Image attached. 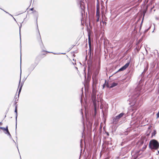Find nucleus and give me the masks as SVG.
<instances>
[{
  "label": "nucleus",
  "instance_id": "obj_36",
  "mask_svg": "<svg viewBox=\"0 0 159 159\" xmlns=\"http://www.w3.org/2000/svg\"><path fill=\"white\" fill-rule=\"evenodd\" d=\"M75 68L76 69H78L77 67H75Z\"/></svg>",
  "mask_w": 159,
  "mask_h": 159
},
{
  "label": "nucleus",
  "instance_id": "obj_30",
  "mask_svg": "<svg viewBox=\"0 0 159 159\" xmlns=\"http://www.w3.org/2000/svg\"><path fill=\"white\" fill-rule=\"evenodd\" d=\"M13 142H14V143H16L15 141L13 139Z\"/></svg>",
  "mask_w": 159,
  "mask_h": 159
},
{
  "label": "nucleus",
  "instance_id": "obj_12",
  "mask_svg": "<svg viewBox=\"0 0 159 159\" xmlns=\"http://www.w3.org/2000/svg\"><path fill=\"white\" fill-rule=\"evenodd\" d=\"M0 129H2L3 130L6 131L8 130V126H7L6 128H4L2 127H0Z\"/></svg>",
  "mask_w": 159,
  "mask_h": 159
},
{
  "label": "nucleus",
  "instance_id": "obj_17",
  "mask_svg": "<svg viewBox=\"0 0 159 159\" xmlns=\"http://www.w3.org/2000/svg\"><path fill=\"white\" fill-rule=\"evenodd\" d=\"M97 18V22H98L99 21V16H97V17H96Z\"/></svg>",
  "mask_w": 159,
  "mask_h": 159
},
{
  "label": "nucleus",
  "instance_id": "obj_29",
  "mask_svg": "<svg viewBox=\"0 0 159 159\" xmlns=\"http://www.w3.org/2000/svg\"><path fill=\"white\" fill-rule=\"evenodd\" d=\"M107 135H109V134L108 133H107Z\"/></svg>",
  "mask_w": 159,
  "mask_h": 159
},
{
  "label": "nucleus",
  "instance_id": "obj_8",
  "mask_svg": "<svg viewBox=\"0 0 159 159\" xmlns=\"http://www.w3.org/2000/svg\"><path fill=\"white\" fill-rule=\"evenodd\" d=\"M129 64V62H127L124 66L120 68L118 71H122L125 70L128 67Z\"/></svg>",
  "mask_w": 159,
  "mask_h": 159
},
{
  "label": "nucleus",
  "instance_id": "obj_28",
  "mask_svg": "<svg viewBox=\"0 0 159 159\" xmlns=\"http://www.w3.org/2000/svg\"><path fill=\"white\" fill-rule=\"evenodd\" d=\"M36 22H37V18L36 19Z\"/></svg>",
  "mask_w": 159,
  "mask_h": 159
},
{
  "label": "nucleus",
  "instance_id": "obj_7",
  "mask_svg": "<svg viewBox=\"0 0 159 159\" xmlns=\"http://www.w3.org/2000/svg\"><path fill=\"white\" fill-rule=\"evenodd\" d=\"M36 66V65H35L34 64H32L30 66L28 69V71L29 72V74H30L31 72L34 70Z\"/></svg>",
  "mask_w": 159,
  "mask_h": 159
},
{
  "label": "nucleus",
  "instance_id": "obj_1",
  "mask_svg": "<svg viewBox=\"0 0 159 159\" xmlns=\"http://www.w3.org/2000/svg\"><path fill=\"white\" fill-rule=\"evenodd\" d=\"M149 147L152 149H157L159 147V143L156 140H152L149 143Z\"/></svg>",
  "mask_w": 159,
  "mask_h": 159
},
{
  "label": "nucleus",
  "instance_id": "obj_33",
  "mask_svg": "<svg viewBox=\"0 0 159 159\" xmlns=\"http://www.w3.org/2000/svg\"><path fill=\"white\" fill-rule=\"evenodd\" d=\"M20 62H21V56L20 57Z\"/></svg>",
  "mask_w": 159,
  "mask_h": 159
},
{
  "label": "nucleus",
  "instance_id": "obj_26",
  "mask_svg": "<svg viewBox=\"0 0 159 159\" xmlns=\"http://www.w3.org/2000/svg\"><path fill=\"white\" fill-rule=\"evenodd\" d=\"M13 17V19L14 20L16 21V20L15 19L14 17Z\"/></svg>",
  "mask_w": 159,
  "mask_h": 159
},
{
  "label": "nucleus",
  "instance_id": "obj_19",
  "mask_svg": "<svg viewBox=\"0 0 159 159\" xmlns=\"http://www.w3.org/2000/svg\"><path fill=\"white\" fill-rule=\"evenodd\" d=\"M3 11H4L5 12H6V13H8L11 16H12V15H11V14H10L9 13H8L7 12H6V11H4V10H3Z\"/></svg>",
  "mask_w": 159,
  "mask_h": 159
},
{
  "label": "nucleus",
  "instance_id": "obj_35",
  "mask_svg": "<svg viewBox=\"0 0 159 159\" xmlns=\"http://www.w3.org/2000/svg\"><path fill=\"white\" fill-rule=\"evenodd\" d=\"M20 69H21L20 68ZM21 72H20V75H21Z\"/></svg>",
  "mask_w": 159,
  "mask_h": 159
},
{
  "label": "nucleus",
  "instance_id": "obj_18",
  "mask_svg": "<svg viewBox=\"0 0 159 159\" xmlns=\"http://www.w3.org/2000/svg\"><path fill=\"white\" fill-rule=\"evenodd\" d=\"M106 80H105V84H103V88H104V87H105V84H106Z\"/></svg>",
  "mask_w": 159,
  "mask_h": 159
},
{
  "label": "nucleus",
  "instance_id": "obj_4",
  "mask_svg": "<svg viewBox=\"0 0 159 159\" xmlns=\"http://www.w3.org/2000/svg\"><path fill=\"white\" fill-rule=\"evenodd\" d=\"M92 99L95 111H96V107L97 105V98L95 94H93L92 95Z\"/></svg>",
  "mask_w": 159,
  "mask_h": 159
},
{
  "label": "nucleus",
  "instance_id": "obj_32",
  "mask_svg": "<svg viewBox=\"0 0 159 159\" xmlns=\"http://www.w3.org/2000/svg\"><path fill=\"white\" fill-rule=\"evenodd\" d=\"M2 124V123L1 122H0V125H1Z\"/></svg>",
  "mask_w": 159,
  "mask_h": 159
},
{
  "label": "nucleus",
  "instance_id": "obj_38",
  "mask_svg": "<svg viewBox=\"0 0 159 159\" xmlns=\"http://www.w3.org/2000/svg\"><path fill=\"white\" fill-rule=\"evenodd\" d=\"M149 29H147V30H148Z\"/></svg>",
  "mask_w": 159,
  "mask_h": 159
},
{
  "label": "nucleus",
  "instance_id": "obj_13",
  "mask_svg": "<svg viewBox=\"0 0 159 159\" xmlns=\"http://www.w3.org/2000/svg\"><path fill=\"white\" fill-rule=\"evenodd\" d=\"M6 134H7V135L9 136V137L11 138V135L10 132H9L8 130H7V131H6V132L5 133Z\"/></svg>",
  "mask_w": 159,
  "mask_h": 159
},
{
  "label": "nucleus",
  "instance_id": "obj_22",
  "mask_svg": "<svg viewBox=\"0 0 159 159\" xmlns=\"http://www.w3.org/2000/svg\"><path fill=\"white\" fill-rule=\"evenodd\" d=\"M20 80H21V77L20 78V81H19V86L20 85Z\"/></svg>",
  "mask_w": 159,
  "mask_h": 159
},
{
  "label": "nucleus",
  "instance_id": "obj_6",
  "mask_svg": "<svg viewBox=\"0 0 159 159\" xmlns=\"http://www.w3.org/2000/svg\"><path fill=\"white\" fill-rule=\"evenodd\" d=\"M17 99V98H16L15 99V105H16L15 106V112L16 113V129L17 128V105L16 104L17 103V102H16V100Z\"/></svg>",
  "mask_w": 159,
  "mask_h": 159
},
{
  "label": "nucleus",
  "instance_id": "obj_24",
  "mask_svg": "<svg viewBox=\"0 0 159 159\" xmlns=\"http://www.w3.org/2000/svg\"><path fill=\"white\" fill-rule=\"evenodd\" d=\"M34 9L33 8H31L30 9V10H31V11H33V10Z\"/></svg>",
  "mask_w": 159,
  "mask_h": 159
},
{
  "label": "nucleus",
  "instance_id": "obj_23",
  "mask_svg": "<svg viewBox=\"0 0 159 159\" xmlns=\"http://www.w3.org/2000/svg\"><path fill=\"white\" fill-rule=\"evenodd\" d=\"M151 127H152V126H149L148 127V129H150V128H151Z\"/></svg>",
  "mask_w": 159,
  "mask_h": 159
},
{
  "label": "nucleus",
  "instance_id": "obj_5",
  "mask_svg": "<svg viewBox=\"0 0 159 159\" xmlns=\"http://www.w3.org/2000/svg\"><path fill=\"white\" fill-rule=\"evenodd\" d=\"M77 3L78 5L80 6V7L82 10H84V2H83L82 0H77Z\"/></svg>",
  "mask_w": 159,
  "mask_h": 159
},
{
  "label": "nucleus",
  "instance_id": "obj_31",
  "mask_svg": "<svg viewBox=\"0 0 159 159\" xmlns=\"http://www.w3.org/2000/svg\"><path fill=\"white\" fill-rule=\"evenodd\" d=\"M13 142H14V143H16L15 141L13 139Z\"/></svg>",
  "mask_w": 159,
  "mask_h": 159
},
{
  "label": "nucleus",
  "instance_id": "obj_34",
  "mask_svg": "<svg viewBox=\"0 0 159 159\" xmlns=\"http://www.w3.org/2000/svg\"><path fill=\"white\" fill-rule=\"evenodd\" d=\"M61 54H65V53H61Z\"/></svg>",
  "mask_w": 159,
  "mask_h": 159
},
{
  "label": "nucleus",
  "instance_id": "obj_14",
  "mask_svg": "<svg viewBox=\"0 0 159 159\" xmlns=\"http://www.w3.org/2000/svg\"><path fill=\"white\" fill-rule=\"evenodd\" d=\"M99 11H98V10L97 9L96 11V17H97V16H99Z\"/></svg>",
  "mask_w": 159,
  "mask_h": 159
},
{
  "label": "nucleus",
  "instance_id": "obj_2",
  "mask_svg": "<svg viewBox=\"0 0 159 159\" xmlns=\"http://www.w3.org/2000/svg\"><path fill=\"white\" fill-rule=\"evenodd\" d=\"M141 89L140 88L138 87L137 88H136L135 89V91L137 92V94H134L132 95L131 96V99H129V101H131L132 100H134L136 98L138 97L139 95L140 94V91Z\"/></svg>",
  "mask_w": 159,
  "mask_h": 159
},
{
  "label": "nucleus",
  "instance_id": "obj_16",
  "mask_svg": "<svg viewBox=\"0 0 159 159\" xmlns=\"http://www.w3.org/2000/svg\"><path fill=\"white\" fill-rule=\"evenodd\" d=\"M89 45L90 46V44H91V42H90V38L89 36Z\"/></svg>",
  "mask_w": 159,
  "mask_h": 159
},
{
  "label": "nucleus",
  "instance_id": "obj_20",
  "mask_svg": "<svg viewBox=\"0 0 159 159\" xmlns=\"http://www.w3.org/2000/svg\"><path fill=\"white\" fill-rule=\"evenodd\" d=\"M21 25H20V28H21Z\"/></svg>",
  "mask_w": 159,
  "mask_h": 159
},
{
  "label": "nucleus",
  "instance_id": "obj_11",
  "mask_svg": "<svg viewBox=\"0 0 159 159\" xmlns=\"http://www.w3.org/2000/svg\"><path fill=\"white\" fill-rule=\"evenodd\" d=\"M38 33H39V36L37 37V39L39 41H40L42 42V41L41 40V37L40 35V33H39V31H38Z\"/></svg>",
  "mask_w": 159,
  "mask_h": 159
},
{
  "label": "nucleus",
  "instance_id": "obj_10",
  "mask_svg": "<svg viewBox=\"0 0 159 159\" xmlns=\"http://www.w3.org/2000/svg\"><path fill=\"white\" fill-rule=\"evenodd\" d=\"M23 83L22 82L21 83V84H20V88L19 89V92H18V98L19 97V94L20 93V92H21V89H22V87L23 86Z\"/></svg>",
  "mask_w": 159,
  "mask_h": 159
},
{
  "label": "nucleus",
  "instance_id": "obj_25",
  "mask_svg": "<svg viewBox=\"0 0 159 159\" xmlns=\"http://www.w3.org/2000/svg\"><path fill=\"white\" fill-rule=\"evenodd\" d=\"M54 54H59V53H53Z\"/></svg>",
  "mask_w": 159,
  "mask_h": 159
},
{
  "label": "nucleus",
  "instance_id": "obj_9",
  "mask_svg": "<svg viewBox=\"0 0 159 159\" xmlns=\"http://www.w3.org/2000/svg\"><path fill=\"white\" fill-rule=\"evenodd\" d=\"M118 85V83H113L111 84V86L110 87V88H112L114 87H115V86H117ZM106 86H107V87L108 88H109V86L108 84V83H107V85H106Z\"/></svg>",
  "mask_w": 159,
  "mask_h": 159
},
{
  "label": "nucleus",
  "instance_id": "obj_15",
  "mask_svg": "<svg viewBox=\"0 0 159 159\" xmlns=\"http://www.w3.org/2000/svg\"><path fill=\"white\" fill-rule=\"evenodd\" d=\"M156 134V130H154L153 132L152 133V136L155 135Z\"/></svg>",
  "mask_w": 159,
  "mask_h": 159
},
{
  "label": "nucleus",
  "instance_id": "obj_21",
  "mask_svg": "<svg viewBox=\"0 0 159 159\" xmlns=\"http://www.w3.org/2000/svg\"><path fill=\"white\" fill-rule=\"evenodd\" d=\"M156 19L157 20H159V17H156Z\"/></svg>",
  "mask_w": 159,
  "mask_h": 159
},
{
  "label": "nucleus",
  "instance_id": "obj_37",
  "mask_svg": "<svg viewBox=\"0 0 159 159\" xmlns=\"http://www.w3.org/2000/svg\"><path fill=\"white\" fill-rule=\"evenodd\" d=\"M48 52V53H51V52Z\"/></svg>",
  "mask_w": 159,
  "mask_h": 159
},
{
  "label": "nucleus",
  "instance_id": "obj_27",
  "mask_svg": "<svg viewBox=\"0 0 159 159\" xmlns=\"http://www.w3.org/2000/svg\"><path fill=\"white\" fill-rule=\"evenodd\" d=\"M16 147H17V148H18V150H19V149H18V145L16 146Z\"/></svg>",
  "mask_w": 159,
  "mask_h": 159
},
{
  "label": "nucleus",
  "instance_id": "obj_3",
  "mask_svg": "<svg viewBox=\"0 0 159 159\" xmlns=\"http://www.w3.org/2000/svg\"><path fill=\"white\" fill-rule=\"evenodd\" d=\"M125 115V113H121L118 115L113 118L112 123L115 124H117L120 119Z\"/></svg>",
  "mask_w": 159,
  "mask_h": 159
},
{
  "label": "nucleus",
  "instance_id": "obj_39",
  "mask_svg": "<svg viewBox=\"0 0 159 159\" xmlns=\"http://www.w3.org/2000/svg\"><path fill=\"white\" fill-rule=\"evenodd\" d=\"M92 79H93V77Z\"/></svg>",
  "mask_w": 159,
  "mask_h": 159
}]
</instances>
